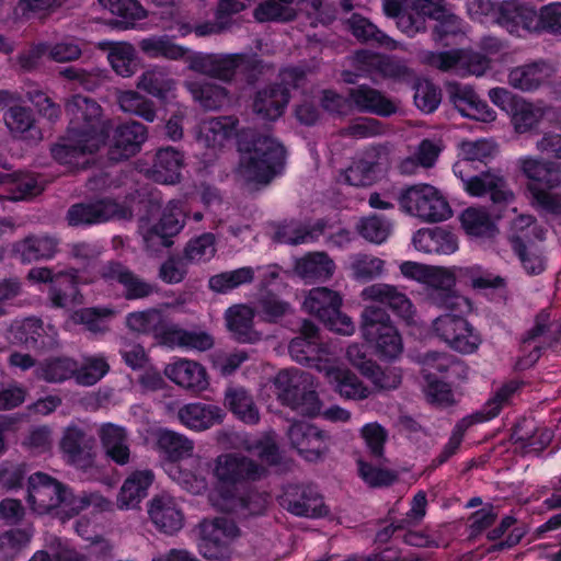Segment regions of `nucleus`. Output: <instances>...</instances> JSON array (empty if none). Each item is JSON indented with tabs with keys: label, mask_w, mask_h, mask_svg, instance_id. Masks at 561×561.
<instances>
[{
	"label": "nucleus",
	"mask_w": 561,
	"mask_h": 561,
	"mask_svg": "<svg viewBox=\"0 0 561 561\" xmlns=\"http://www.w3.org/2000/svg\"><path fill=\"white\" fill-rule=\"evenodd\" d=\"M363 296L365 299L385 305L405 321L413 318L414 310L411 300L396 286L382 283L373 284L363 290Z\"/></svg>",
	"instance_id": "nucleus-28"
},
{
	"label": "nucleus",
	"mask_w": 561,
	"mask_h": 561,
	"mask_svg": "<svg viewBox=\"0 0 561 561\" xmlns=\"http://www.w3.org/2000/svg\"><path fill=\"white\" fill-rule=\"evenodd\" d=\"M448 94L450 102L461 116L485 123L495 119V112L480 99L471 85L450 83Z\"/></svg>",
	"instance_id": "nucleus-21"
},
{
	"label": "nucleus",
	"mask_w": 561,
	"mask_h": 561,
	"mask_svg": "<svg viewBox=\"0 0 561 561\" xmlns=\"http://www.w3.org/2000/svg\"><path fill=\"white\" fill-rule=\"evenodd\" d=\"M360 332L364 340L382 360H393L403 352L398 329L385 308L368 306L362 312Z\"/></svg>",
	"instance_id": "nucleus-4"
},
{
	"label": "nucleus",
	"mask_w": 561,
	"mask_h": 561,
	"mask_svg": "<svg viewBox=\"0 0 561 561\" xmlns=\"http://www.w3.org/2000/svg\"><path fill=\"white\" fill-rule=\"evenodd\" d=\"M157 447L171 461H179L190 456L194 448L192 440L168 428L158 432Z\"/></svg>",
	"instance_id": "nucleus-50"
},
{
	"label": "nucleus",
	"mask_w": 561,
	"mask_h": 561,
	"mask_svg": "<svg viewBox=\"0 0 561 561\" xmlns=\"http://www.w3.org/2000/svg\"><path fill=\"white\" fill-rule=\"evenodd\" d=\"M115 311L108 307H87L72 312L71 320L92 334H104L110 330Z\"/></svg>",
	"instance_id": "nucleus-49"
},
{
	"label": "nucleus",
	"mask_w": 561,
	"mask_h": 561,
	"mask_svg": "<svg viewBox=\"0 0 561 561\" xmlns=\"http://www.w3.org/2000/svg\"><path fill=\"white\" fill-rule=\"evenodd\" d=\"M253 311L245 306L229 308L226 314L228 330L239 343L253 344L260 340V334L254 330Z\"/></svg>",
	"instance_id": "nucleus-41"
},
{
	"label": "nucleus",
	"mask_w": 561,
	"mask_h": 561,
	"mask_svg": "<svg viewBox=\"0 0 561 561\" xmlns=\"http://www.w3.org/2000/svg\"><path fill=\"white\" fill-rule=\"evenodd\" d=\"M352 35L359 42L389 49L396 48V42L373 24L368 19L354 13L348 20Z\"/></svg>",
	"instance_id": "nucleus-48"
},
{
	"label": "nucleus",
	"mask_w": 561,
	"mask_h": 561,
	"mask_svg": "<svg viewBox=\"0 0 561 561\" xmlns=\"http://www.w3.org/2000/svg\"><path fill=\"white\" fill-rule=\"evenodd\" d=\"M460 267L430 266L424 284L427 285V298L430 302L448 311L469 313L472 309L471 301L457 293L456 283H461Z\"/></svg>",
	"instance_id": "nucleus-6"
},
{
	"label": "nucleus",
	"mask_w": 561,
	"mask_h": 561,
	"mask_svg": "<svg viewBox=\"0 0 561 561\" xmlns=\"http://www.w3.org/2000/svg\"><path fill=\"white\" fill-rule=\"evenodd\" d=\"M101 443L107 457L118 466L129 462L130 450L127 445V435L124 427L106 423L99 433Z\"/></svg>",
	"instance_id": "nucleus-38"
},
{
	"label": "nucleus",
	"mask_w": 561,
	"mask_h": 561,
	"mask_svg": "<svg viewBox=\"0 0 561 561\" xmlns=\"http://www.w3.org/2000/svg\"><path fill=\"white\" fill-rule=\"evenodd\" d=\"M465 314L448 311L433 321L432 330L451 350L461 354H472L478 350L481 339Z\"/></svg>",
	"instance_id": "nucleus-8"
},
{
	"label": "nucleus",
	"mask_w": 561,
	"mask_h": 561,
	"mask_svg": "<svg viewBox=\"0 0 561 561\" xmlns=\"http://www.w3.org/2000/svg\"><path fill=\"white\" fill-rule=\"evenodd\" d=\"M112 139L107 150L111 162H121L137 154L147 140V127L136 121H129L113 127Z\"/></svg>",
	"instance_id": "nucleus-17"
},
{
	"label": "nucleus",
	"mask_w": 561,
	"mask_h": 561,
	"mask_svg": "<svg viewBox=\"0 0 561 561\" xmlns=\"http://www.w3.org/2000/svg\"><path fill=\"white\" fill-rule=\"evenodd\" d=\"M226 411L216 405L203 402H191L180 408L178 416L187 428L202 432L214 425L221 424L226 417Z\"/></svg>",
	"instance_id": "nucleus-25"
},
{
	"label": "nucleus",
	"mask_w": 561,
	"mask_h": 561,
	"mask_svg": "<svg viewBox=\"0 0 561 561\" xmlns=\"http://www.w3.org/2000/svg\"><path fill=\"white\" fill-rule=\"evenodd\" d=\"M416 250L424 253L451 254L458 249V240L454 232L443 227L424 228L413 236Z\"/></svg>",
	"instance_id": "nucleus-29"
},
{
	"label": "nucleus",
	"mask_w": 561,
	"mask_h": 561,
	"mask_svg": "<svg viewBox=\"0 0 561 561\" xmlns=\"http://www.w3.org/2000/svg\"><path fill=\"white\" fill-rule=\"evenodd\" d=\"M342 297L327 287L312 288L304 301L305 309L322 322L341 316Z\"/></svg>",
	"instance_id": "nucleus-31"
},
{
	"label": "nucleus",
	"mask_w": 561,
	"mask_h": 561,
	"mask_svg": "<svg viewBox=\"0 0 561 561\" xmlns=\"http://www.w3.org/2000/svg\"><path fill=\"white\" fill-rule=\"evenodd\" d=\"M238 125V119L231 116L211 118L205 126V138L208 147L221 146L222 141L230 138Z\"/></svg>",
	"instance_id": "nucleus-64"
},
{
	"label": "nucleus",
	"mask_w": 561,
	"mask_h": 561,
	"mask_svg": "<svg viewBox=\"0 0 561 561\" xmlns=\"http://www.w3.org/2000/svg\"><path fill=\"white\" fill-rule=\"evenodd\" d=\"M95 439L85 430L71 424L64 431L59 447L67 461L79 468L93 465V447Z\"/></svg>",
	"instance_id": "nucleus-20"
},
{
	"label": "nucleus",
	"mask_w": 561,
	"mask_h": 561,
	"mask_svg": "<svg viewBox=\"0 0 561 561\" xmlns=\"http://www.w3.org/2000/svg\"><path fill=\"white\" fill-rule=\"evenodd\" d=\"M348 108L359 113L375 114L390 117L398 111L397 104L381 91L367 84H359L348 89Z\"/></svg>",
	"instance_id": "nucleus-23"
},
{
	"label": "nucleus",
	"mask_w": 561,
	"mask_h": 561,
	"mask_svg": "<svg viewBox=\"0 0 561 561\" xmlns=\"http://www.w3.org/2000/svg\"><path fill=\"white\" fill-rule=\"evenodd\" d=\"M214 473L219 482L218 492L221 497L232 500L237 484L259 478V466L247 457L226 454L217 458Z\"/></svg>",
	"instance_id": "nucleus-10"
},
{
	"label": "nucleus",
	"mask_w": 561,
	"mask_h": 561,
	"mask_svg": "<svg viewBox=\"0 0 561 561\" xmlns=\"http://www.w3.org/2000/svg\"><path fill=\"white\" fill-rule=\"evenodd\" d=\"M414 104L424 113H433L437 110L442 93L440 90L426 79H416L414 81Z\"/></svg>",
	"instance_id": "nucleus-63"
},
{
	"label": "nucleus",
	"mask_w": 561,
	"mask_h": 561,
	"mask_svg": "<svg viewBox=\"0 0 561 561\" xmlns=\"http://www.w3.org/2000/svg\"><path fill=\"white\" fill-rule=\"evenodd\" d=\"M3 121L13 138L37 142L43 133L37 124L32 108L21 105L10 106L3 115Z\"/></svg>",
	"instance_id": "nucleus-26"
},
{
	"label": "nucleus",
	"mask_w": 561,
	"mask_h": 561,
	"mask_svg": "<svg viewBox=\"0 0 561 561\" xmlns=\"http://www.w3.org/2000/svg\"><path fill=\"white\" fill-rule=\"evenodd\" d=\"M154 481L152 470H136L131 472L124 481L117 496L119 508L136 507L142 499L148 495V489Z\"/></svg>",
	"instance_id": "nucleus-34"
},
{
	"label": "nucleus",
	"mask_w": 561,
	"mask_h": 561,
	"mask_svg": "<svg viewBox=\"0 0 561 561\" xmlns=\"http://www.w3.org/2000/svg\"><path fill=\"white\" fill-rule=\"evenodd\" d=\"M165 376L178 386L193 391H203L208 386L206 369L194 360L181 359L169 365Z\"/></svg>",
	"instance_id": "nucleus-33"
},
{
	"label": "nucleus",
	"mask_w": 561,
	"mask_h": 561,
	"mask_svg": "<svg viewBox=\"0 0 561 561\" xmlns=\"http://www.w3.org/2000/svg\"><path fill=\"white\" fill-rule=\"evenodd\" d=\"M290 445L308 462L322 460L329 451L330 435L308 422H295L288 430Z\"/></svg>",
	"instance_id": "nucleus-13"
},
{
	"label": "nucleus",
	"mask_w": 561,
	"mask_h": 561,
	"mask_svg": "<svg viewBox=\"0 0 561 561\" xmlns=\"http://www.w3.org/2000/svg\"><path fill=\"white\" fill-rule=\"evenodd\" d=\"M239 533L237 525L225 517L216 518L209 526H204L198 540L199 553L209 561H227L230 556L226 537H236Z\"/></svg>",
	"instance_id": "nucleus-16"
},
{
	"label": "nucleus",
	"mask_w": 561,
	"mask_h": 561,
	"mask_svg": "<svg viewBox=\"0 0 561 561\" xmlns=\"http://www.w3.org/2000/svg\"><path fill=\"white\" fill-rule=\"evenodd\" d=\"M379 153L376 149L366 150L360 158L345 171V181L353 186H368L373 184L379 172Z\"/></svg>",
	"instance_id": "nucleus-42"
},
{
	"label": "nucleus",
	"mask_w": 561,
	"mask_h": 561,
	"mask_svg": "<svg viewBox=\"0 0 561 561\" xmlns=\"http://www.w3.org/2000/svg\"><path fill=\"white\" fill-rule=\"evenodd\" d=\"M238 150L242 173L251 182L267 184L284 171L286 149L271 136L253 130L242 133Z\"/></svg>",
	"instance_id": "nucleus-2"
},
{
	"label": "nucleus",
	"mask_w": 561,
	"mask_h": 561,
	"mask_svg": "<svg viewBox=\"0 0 561 561\" xmlns=\"http://www.w3.org/2000/svg\"><path fill=\"white\" fill-rule=\"evenodd\" d=\"M0 184H9L11 201H22L42 192L35 178L28 174H10L0 172Z\"/></svg>",
	"instance_id": "nucleus-60"
},
{
	"label": "nucleus",
	"mask_w": 561,
	"mask_h": 561,
	"mask_svg": "<svg viewBox=\"0 0 561 561\" xmlns=\"http://www.w3.org/2000/svg\"><path fill=\"white\" fill-rule=\"evenodd\" d=\"M126 324L131 331L151 334L162 343H169L173 333L163 313L154 308L130 312L126 318Z\"/></svg>",
	"instance_id": "nucleus-32"
},
{
	"label": "nucleus",
	"mask_w": 561,
	"mask_h": 561,
	"mask_svg": "<svg viewBox=\"0 0 561 561\" xmlns=\"http://www.w3.org/2000/svg\"><path fill=\"white\" fill-rule=\"evenodd\" d=\"M254 279V270L243 266L232 271L215 274L208 279V288L217 294H228L241 285L250 284Z\"/></svg>",
	"instance_id": "nucleus-53"
},
{
	"label": "nucleus",
	"mask_w": 561,
	"mask_h": 561,
	"mask_svg": "<svg viewBox=\"0 0 561 561\" xmlns=\"http://www.w3.org/2000/svg\"><path fill=\"white\" fill-rule=\"evenodd\" d=\"M58 242L49 236H28L13 245L14 254L23 263L49 260L57 252Z\"/></svg>",
	"instance_id": "nucleus-37"
},
{
	"label": "nucleus",
	"mask_w": 561,
	"mask_h": 561,
	"mask_svg": "<svg viewBox=\"0 0 561 561\" xmlns=\"http://www.w3.org/2000/svg\"><path fill=\"white\" fill-rule=\"evenodd\" d=\"M101 147L103 145L98 144L93 137L88 139L66 130V134L50 147V154L59 164L67 165L71 170H79L87 168V156L96 153Z\"/></svg>",
	"instance_id": "nucleus-14"
},
{
	"label": "nucleus",
	"mask_w": 561,
	"mask_h": 561,
	"mask_svg": "<svg viewBox=\"0 0 561 561\" xmlns=\"http://www.w3.org/2000/svg\"><path fill=\"white\" fill-rule=\"evenodd\" d=\"M463 191L472 197L490 196L493 205L507 206L515 199L513 191L503 176L491 172L462 179Z\"/></svg>",
	"instance_id": "nucleus-19"
},
{
	"label": "nucleus",
	"mask_w": 561,
	"mask_h": 561,
	"mask_svg": "<svg viewBox=\"0 0 561 561\" xmlns=\"http://www.w3.org/2000/svg\"><path fill=\"white\" fill-rule=\"evenodd\" d=\"M247 8L245 2H218L215 11V21H206L194 26V33L198 37H205L213 34H220L224 31L231 30L237 22L234 15Z\"/></svg>",
	"instance_id": "nucleus-39"
},
{
	"label": "nucleus",
	"mask_w": 561,
	"mask_h": 561,
	"mask_svg": "<svg viewBox=\"0 0 561 561\" xmlns=\"http://www.w3.org/2000/svg\"><path fill=\"white\" fill-rule=\"evenodd\" d=\"M467 9L482 24L495 23L518 37L536 28L561 35V2H549L538 16L535 7L522 2H467Z\"/></svg>",
	"instance_id": "nucleus-1"
},
{
	"label": "nucleus",
	"mask_w": 561,
	"mask_h": 561,
	"mask_svg": "<svg viewBox=\"0 0 561 561\" xmlns=\"http://www.w3.org/2000/svg\"><path fill=\"white\" fill-rule=\"evenodd\" d=\"M119 204L110 198L77 203L69 207L66 219L71 227H88L106 222L119 213Z\"/></svg>",
	"instance_id": "nucleus-22"
},
{
	"label": "nucleus",
	"mask_w": 561,
	"mask_h": 561,
	"mask_svg": "<svg viewBox=\"0 0 561 561\" xmlns=\"http://www.w3.org/2000/svg\"><path fill=\"white\" fill-rule=\"evenodd\" d=\"M273 241L282 244H306L317 241L323 234L327 222L318 219L313 224H302L296 220H284L275 226Z\"/></svg>",
	"instance_id": "nucleus-24"
},
{
	"label": "nucleus",
	"mask_w": 561,
	"mask_h": 561,
	"mask_svg": "<svg viewBox=\"0 0 561 561\" xmlns=\"http://www.w3.org/2000/svg\"><path fill=\"white\" fill-rule=\"evenodd\" d=\"M224 403L239 421L249 425L259 423V410L253 398L243 387H228L225 391Z\"/></svg>",
	"instance_id": "nucleus-40"
},
{
	"label": "nucleus",
	"mask_w": 561,
	"mask_h": 561,
	"mask_svg": "<svg viewBox=\"0 0 561 561\" xmlns=\"http://www.w3.org/2000/svg\"><path fill=\"white\" fill-rule=\"evenodd\" d=\"M148 514L156 527L164 534L173 535L183 527L184 515L171 496H154Z\"/></svg>",
	"instance_id": "nucleus-30"
},
{
	"label": "nucleus",
	"mask_w": 561,
	"mask_h": 561,
	"mask_svg": "<svg viewBox=\"0 0 561 561\" xmlns=\"http://www.w3.org/2000/svg\"><path fill=\"white\" fill-rule=\"evenodd\" d=\"M402 209L428 222H438L451 217L453 210L440 192L430 184H417L401 192Z\"/></svg>",
	"instance_id": "nucleus-7"
},
{
	"label": "nucleus",
	"mask_w": 561,
	"mask_h": 561,
	"mask_svg": "<svg viewBox=\"0 0 561 561\" xmlns=\"http://www.w3.org/2000/svg\"><path fill=\"white\" fill-rule=\"evenodd\" d=\"M194 101L208 111L218 110L228 101V90L207 80H195L186 83Z\"/></svg>",
	"instance_id": "nucleus-45"
},
{
	"label": "nucleus",
	"mask_w": 561,
	"mask_h": 561,
	"mask_svg": "<svg viewBox=\"0 0 561 561\" xmlns=\"http://www.w3.org/2000/svg\"><path fill=\"white\" fill-rule=\"evenodd\" d=\"M545 61H534L516 68L508 73V83L522 91H534L543 82Z\"/></svg>",
	"instance_id": "nucleus-54"
},
{
	"label": "nucleus",
	"mask_w": 561,
	"mask_h": 561,
	"mask_svg": "<svg viewBox=\"0 0 561 561\" xmlns=\"http://www.w3.org/2000/svg\"><path fill=\"white\" fill-rule=\"evenodd\" d=\"M279 505L288 513L307 518H323L330 514L323 496L309 484H288L278 497Z\"/></svg>",
	"instance_id": "nucleus-11"
},
{
	"label": "nucleus",
	"mask_w": 561,
	"mask_h": 561,
	"mask_svg": "<svg viewBox=\"0 0 561 561\" xmlns=\"http://www.w3.org/2000/svg\"><path fill=\"white\" fill-rule=\"evenodd\" d=\"M107 59L113 70L123 78H129L137 71L138 59L131 44H114L108 51Z\"/></svg>",
	"instance_id": "nucleus-58"
},
{
	"label": "nucleus",
	"mask_w": 561,
	"mask_h": 561,
	"mask_svg": "<svg viewBox=\"0 0 561 561\" xmlns=\"http://www.w3.org/2000/svg\"><path fill=\"white\" fill-rule=\"evenodd\" d=\"M27 279L32 283L49 284L48 299L51 306L58 309L82 304L80 285L92 282V277L82 275L80 270L75 267H32L27 273Z\"/></svg>",
	"instance_id": "nucleus-3"
},
{
	"label": "nucleus",
	"mask_w": 561,
	"mask_h": 561,
	"mask_svg": "<svg viewBox=\"0 0 561 561\" xmlns=\"http://www.w3.org/2000/svg\"><path fill=\"white\" fill-rule=\"evenodd\" d=\"M141 51L150 58L163 57L170 60H180L185 57L188 49L173 43L168 36H151L139 42Z\"/></svg>",
	"instance_id": "nucleus-55"
},
{
	"label": "nucleus",
	"mask_w": 561,
	"mask_h": 561,
	"mask_svg": "<svg viewBox=\"0 0 561 561\" xmlns=\"http://www.w3.org/2000/svg\"><path fill=\"white\" fill-rule=\"evenodd\" d=\"M185 225V214L178 201H170L164 207L157 224L151 226L144 236L147 250L158 251L173 245V238Z\"/></svg>",
	"instance_id": "nucleus-15"
},
{
	"label": "nucleus",
	"mask_w": 561,
	"mask_h": 561,
	"mask_svg": "<svg viewBox=\"0 0 561 561\" xmlns=\"http://www.w3.org/2000/svg\"><path fill=\"white\" fill-rule=\"evenodd\" d=\"M100 274L107 282L118 283L123 287L124 298L129 301L147 298L156 291V285L145 280L118 261L107 262Z\"/></svg>",
	"instance_id": "nucleus-18"
},
{
	"label": "nucleus",
	"mask_w": 561,
	"mask_h": 561,
	"mask_svg": "<svg viewBox=\"0 0 561 561\" xmlns=\"http://www.w3.org/2000/svg\"><path fill=\"white\" fill-rule=\"evenodd\" d=\"M67 485L44 472L28 477L26 501L39 515L49 514L65 501Z\"/></svg>",
	"instance_id": "nucleus-12"
},
{
	"label": "nucleus",
	"mask_w": 561,
	"mask_h": 561,
	"mask_svg": "<svg viewBox=\"0 0 561 561\" xmlns=\"http://www.w3.org/2000/svg\"><path fill=\"white\" fill-rule=\"evenodd\" d=\"M431 5L430 19L435 20L436 24L433 27V38L444 46H448V37H456L462 34L461 19L454 13H450L444 5Z\"/></svg>",
	"instance_id": "nucleus-47"
},
{
	"label": "nucleus",
	"mask_w": 561,
	"mask_h": 561,
	"mask_svg": "<svg viewBox=\"0 0 561 561\" xmlns=\"http://www.w3.org/2000/svg\"><path fill=\"white\" fill-rule=\"evenodd\" d=\"M65 112L69 119L67 130L88 139L93 137L103 146L110 140L113 122L103 117V110L95 100L73 94L66 101Z\"/></svg>",
	"instance_id": "nucleus-5"
},
{
	"label": "nucleus",
	"mask_w": 561,
	"mask_h": 561,
	"mask_svg": "<svg viewBox=\"0 0 561 561\" xmlns=\"http://www.w3.org/2000/svg\"><path fill=\"white\" fill-rule=\"evenodd\" d=\"M508 114L518 134H524L535 128L542 115L538 108L522 98L515 103L513 111Z\"/></svg>",
	"instance_id": "nucleus-62"
},
{
	"label": "nucleus",
	"mask_w": 561,
	"mask_h": 561,
	"mask_svg": "<svg viewBox=\"0 0 561 561\" xmlns=\"http://www.w3.org/2000/svg\"><path fill=\"white\" fill-rule=\"evenodd\" d=\"M511 247L528 275H539L546 270L542 255L535 247H528L522 237L513 236L511 238Z\"/></svg>",
	"instance_id": "nucleus-59"
},
{
	"label": "nucleus",
	"mask_w": 561,
	"mask_h": 561,
	"mask_svg": "<svg viewBox=\"0 0 561 561\" xmlns=\"http://www.w3.org/2000/svg\"><path fill=\"white\" fill-rule=\"evenodd\" d=\"M353 364L378 389H397L401 385L402 377L394 368L382 369L375 362L366 359L365 356H359L357 360H353Z\"/></svg>",
	"instance_id": "nucleus-52"
},
{
	"label": "nucleus",
	"mask_w": 561,
	"mask_h": 561,
	"mask_svg": "<svg viewBox=\"0 0 561 561\" xmlns=\"http://www.w3.org/2000/svg\"><path fill=\"white\" fill-rule=\"evenodd\" d=\"M459 219L461 228L470 237L492 239L499 232L495 221L484 208L468 207Z\"/></svg>",
	"instance_id": "nucleus-43"
},
{
	"label": "nucleus",
	"mask_w": 561,
	"mask_h": 561,
	"mask_svg": "<svg viewBox=\"0 0 561 561\" xmlns=\"http://www.w3.org/2000/svg\"><path fill=\"white\" fill-rule=\"evenodd\" d=\"M77 360L66 356L48 357L36 368L37 377L49 383H61L77 377Z\"/></svg>",
	"instance_id": "nucleus-46"
},
{
	"label": "nucleus",
	"mask_w": 561,
	"mask_h": 561,
	"mask_svg": "<svg viewBox=\"0 0 561 561\" xmlns=\"http://www.w3.org/2000/svg\"><path fill=\"white\" fill-rule=\"evenodd\" d=\"M440 2H411L397 22L398 27L409 36L425 31L426 19H430L431 5Z\"/></svg>",
	"instance_id": "nucleus-57"
},
{
	"label": "nucleus",
	"mask_w": 561,
	"mask_h": 561,
	"mask_svg": "<svg viewBox=\"0 0 561 561\" xmlns=\"http://www.w3.org/2000/svg\"><path fill=\"white\" fill-rule=\"evenodd\" d=\"M175 81L162 68L147 69L139 78L137 87L148 94L164 101L174 89Z\"/></svg>",
	"instance_id": "nucleus-56"
},
{
	"label": "nucleus",
	"mask_w": 561,
	"mask_h": 561,
	"mask_svg": "<svg viewBox=\"0 0 561 561\" xmlns=\"http://www.w3.org/2000/svg\"><path fill=\"white\" fill-rule=\"evenodd\" d=\"M327 378L334 391L343 399L363 400L370 394L368 387L348 368L331 367L327 370Z\"/></svg>",
	"instance_id": "nucleus-35"
},
{
	"label": "nucleus",
	"mask_w": 561,
	"mask_h": 561,
	"mask_svg": "<svg viewBox=\"0 0 561 561\" xmlns=\"http://www.w3.org/2000/svg\"><path fill=\"white\" fill-rule=\"evenodd\" d=\"M275 386L279 390L283 404L297 413L316 417L321 414L322 402L311 385H306L300 377L288 370H280L275 377Z\"/></svg>",
	"instance_id": "nucleus-9"
},
{
	"label": "nucleus",
	"mask_w": 561,
	"mask_h": 561,
	"mask_svg": "<svg viewBox=\"0 0 561 561\" xmlns=\"http://www.w3.org/2000/svg\"><path fill=\"white\" fill-rule=\"evenodd\" d=\"M290 100L288 88L273 83L255 93L253 111L263 119L276 121L283 115Z\"/></svg>",
	"instance_id": "nucleus-27"
},
{
	"label": "nucleus",
	"mask_w": 561,
	"mask_h": 561,
	"mask_svg": "<svg viewBox=\"0 0 561 561\" xmlns=\"http://www.w3.org/2000/svg\"><path fill=\"white\" fill-rule=\"evenodd\" d=\"M104 4L116 18L110 19L107 25L115 30H128L148 16L149 12L141 2H99Z\"/></svg>",
	"instance_id": "nucleus-44"
},
{
	"label": "nucleus",
	"mask_w": 561,
	"mask_h": 561,
	"mask_svg": "<svg viewBox=\"0 0 561 561\" xmlns=\"http://www.w3.org/2000/svg\"><path fill=\"white\" fill-rule=\"evenodd\" d=\"M183 154L173 147L159 148L156 152L152 176L162 184H175L181 180Z\"/></svg>",
	"instance_id": "nucleus-36"
},
{
	"label": "nucleus",
	"mask_w": 561,
	"mask_h": 561,
	"mask_svg": "<svg viewBox=\"0 0 561 561\" xmlns=\"http://www.w3.org/2000/svg\"><path fill=\"white\" fill-rule=\"evenodd\" d=\"M154 4V10L151 12L152 16H158L161 23V26L172 27V23L180 26V32L182 35L190 34L194 32V26L190 23L184 22L183 9L182 4L184 2H152Z\"/></svg>",
	"instance_id": "nucleus-61"
},
{
	"label": "nucleus",
	"mask_w": 561,
	"mask_h": 561,
	"mask_svg": "<svg viewBox=\"0 0 561 561\" xmlns=\"http://www.w3.org/2000/svg\"><path fill=\"white\" fill-rule=\"evenodd\" d=\"M334 262L324 252L308 254L297 262L296 270L307 280H325L333 275Z\"/></svg>",
	"instance_id": "nucleus-51"
}]
</instances>
